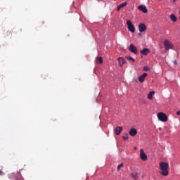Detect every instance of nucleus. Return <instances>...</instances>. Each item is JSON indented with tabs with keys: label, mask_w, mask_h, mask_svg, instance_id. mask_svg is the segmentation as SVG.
<instances>
[{
	"label": "nucleus",
	"mask_w": 180,
	"mask_h": 180,
	"mask_svg": "<svg viewBox=\"0 0 180 180\" xmlns=\"http://www.w3.org/2000/svg\"><path fill=\"white\" fill-rule=\"evenodd\" d=\"M127 25L128 26V30H129V32H131V33H134L136 32V27H134V25H133L131 20H127Z\"/></svg>",
	"instance_id": "3"
},
{
	"label": "nucleus",
	"mask_w": 180,
	"mask_h": 180,
	"mask_svg": "<svg viewBox=\"0 0 180 180\" xmlns=\"http://www.w3.org/2000/svg\"><path fill=\"white\" fill-rule=\"evenodd\" d=\"M123 167H124L123 163H121L120 165H119L117 166V171H120V168H123Z\"/></svg>",
	"instance_id": "21"
},
{
	"label": "nucleus",
	"mask_w": 180,
	"mask_h": 180,
	"mask_svg": "<svg viewBox=\"0 0 180 180\" xmlns=\"http://www.w3.org/2000/svg\"><path fill=\"white\" fill-rule=\"evenodd\" d=\"M160 167V171L159 174L160 175H162V176H168L169 174V172H168V169L169 168V164L168 162H161L159 165Z\"/></svg>",
	"instance_id": "1"
},
{
	"label": "nucleus",
	"mask_w": 180,
	"mask_h": 180,
	"mask_svg": "<svg viewBox=\"0 0 180 180\" xmlns=\"http://www.w3.org/2000/svg\"><path fill=\"white\" fill-rule=\"evenodd\" d=\"M122 139H124V140H129V134H126V136H123L122 137Z\"/></svg>",
	"instance_id": "23"
},
{
	"label": "nucleus",
	"mask_w": 180,
	"mask_h": 180,
	"mask_svg": "<svg viewBox=\"0 0 180 180\" xmlns=\"http://www.w3.org/2000/svg\"><path fill=\"white\" fill-rule=\"evenodd\" d=\"M146 77H147V73H143L142 75H141L139 77V82H144V79H146Z\"/></svg>",
	"instance_id": "13"
},
{
	"label": "nucleus",
	"mask_w": 180,
	"mask_h": 180,
	"mask_svg": "<svg viewBox=\"0 0 180 180\" xmlns=\"http://www.w3.org/2000/svg\"><path fill=\"white\" fill-rule=\"evenodd\" d=\"M155 92L154 91H150V93L148 94V99H150V101H153V95H154Z\"/></svg>",
	"instance_id": "17"
},
{
	"label": "nucleus",
	"mask_w": 180,
	"mask_h": 180,
	"mask_svg": "<svg viewBox=\"0 0 180 180\" xmlns=\"http://www.w3.org/2000/svg\"><path fill=\"white\" fill-rule=\"evenodd\" d=\"M126 58L127 60L132 61V63H134V61H136L134 58H133L131 56H127Z\"/></svg>",
	"instance_id": "20"
},
{
	"label": "nucleus",
	"mask_w": 180,
	"mask_h": 180,
	"mask_svg": "<svg viewBox=\"0 0 180 180\" xmlns=\"http://www.w3.org/2000/svg\"><path fill=\"white\" fill-rule=\"evenodd\" d=\"M170 19L172 22H176V20H178V19L176 18V16H175L174 14H172L170 15Z\"/></svg>",
	"instance_id": "19"
},
{
	"label": "nucleus",
	"mask_w": 180,
	"mask_h": 180,
	"mask_svg": "<svg viewBox=\"0 0 180 180\" xmlns=\"http://www.w3.org/2000/svg\"><path fill=\"white\" fill-rule=\"evenodd\" d=\"M96 64H103V59L102 57H98L96 59Z\"/></svg>",
	"instance_id": "16"
},
{
	"label": "nucleus",
	"mask_w": 180,
	"mask_h": 180,
	"mask_svg": "<svg viewBox=\"0 0 180 180\" xmlns=\"http://www.w3.org/2000/svg\"><path fill=\"white\" fill-rule=\"evenodd\" d=\"M129 136H131V137H134L137 134V129L134 128H131L129 131Z\"/></svg>",
	"instance_id": "11"
},
{
	"label": "nucleus",
	"mask_w": 180,
	"mask_h": 180,
	"mask_svg": "<svg viewBox=\"0 0 180 180\" xmlns=\"http://www.w3.org/2000/svg\"><path fill=\"white\" fill-rule=\"evenodd\" d=\"M158 118L160 122H167L168 120V117L164 112H159L158 114Z\"/></svg>",
	"instance_id": "5"
},
{
	"label": "nucleus",
	"mask_w": 180,
	"mask_h": 180,
	"mask_svg": "<svg viewBox=\"0 0 180 180\" xmlns=\"http://www.w3.org/2000/svg\"><path fill=\"white\" fill-rule=\"evenodd\" d=\"M118 61H119V65L120 67H123L124 64H127V61L124 60L123 58H118Z\"/></svg>",
	"instance_id": "10"
},
{
	"label": "nucleus",
	"mask_w": 180,
	"mask_h": 180,
	"mask_svg": "<svg viewBox=\"0 0 180 180\" xmlns=\"http://www.w3.org/2000/svg\"><path fill=\"white\" fill-rule=\"evenodd\" d=\"M140 157H141V160H142V161H147V160H148L147 155L146 154V153H144L143 149L140 150Z\"/></svg>",
	"instance_id": "6"
},
{
	"label": "nucleus",
	"mask_w": 180,
	"mask_h": 180,
	"mask_svg": "<svg viewBox=\"0 0 180 180\" xmlns=\"http://www.w3.org/2000/svg\"><path fill=\"white\" fill-rule=\"evenodd\" d=\"M0 175H4V172L2 171H0Z\"/></svg>",
	"instance_id": "26"
},
{
	"label": "nucleus",
	"mask_w": 180,
	"mask_h": 180,
	"mask_svg": "<svg viewBox=\"0 0 180 180\" xmlns=\"http://www.w3.org/2000/svg\"><path fill=\"white\" fill-rule=\"evenodd\" d=\"M9 34H11V32H8Z\"/></svg>",
	"instance_id": "28"
},
{
	"label": "nucleus",
	"mask_w": 180,
	"mask_h": 180,
	"mask_svg": "<svg viewBox=\"0 0 180 180\" xmlns=\"http://www.w3.org/2000/svg\"><path fill=\"white\" fill-rule=\"evenodd\" d=\"M127 6V2H124L121 4H120L117 8V11H119L120 10L122 9V8H124V6Z\"/></svg>",
	"instance_id": "15"
},
{
	"label": "nucleus",
	"mask_w": 180,
	"mask_h": 180,
	"mask_svg": "<svg viewBox=\"0 0 180 180\" xmlns=\"http://www.w3.org/2000/svg\"><path fill=\"white\" fill-rule=\"evenodd\" d=\"M176 115H177V116H180V111H177Z\"/></svg>",
	"instance_id": "25"
},
{
	"label": "nucleus",
	"mask_w": 180,
	"mask_h": 180,
	"mask_svg": "<svg viewBox=\"0 0 180 180\" xmlns=\"http://www.w3.org/2000/svg\"><path fill=\"white\" fill-rule=\"evenodd\" d=\"M131 178H133V179H135V180L139 179V174L137 173L131 174Z\"/></svg>",
	"instance_id": "18"
},
{
	"label": "nucleus",
	"mask_w": 180,
	"mask_h": 180,
	"mask_svg": "<svg viewBox=\"0 0 180 180\" xmlns=\"http://www.w3.org/2000/svg\"><path fill=\"white\" fill-rule=\"evenodd\" d=\"M10 179H13L14 176L15 180H25L23 177H22V174H20V172H18L16 174L14 173L8 175Z\"/></svg>",
	"instance_id": "2"
},
{
	"label": "nucleus",
	"mask_w": 180,
	"mask_h": 180,
	"mask_svg": "<svg viewBox=\"0 0 180 180\" xmlns=\"http://www.w3.org/2000/svg\"><path fill=\"white\" fill-rule=\"evenodd\" d=\"M148 53H150V49L147 48H145L142 51H141V54H142V56H147Z\"/></svg>",
	"instance_id": "14"
},
{
	"label": "nucleus",
	"mask_w": 180,
	"mask_h": 180,
	"mask_svg": "<svg viewBox=\"0 0 180 180\" xmlns=\"http://www.w3.org/2000/svg\"><path fill=\"white\" fill-rule=\"evenodd\" d=\"M164 46H165V50L168 51L170 49H172V47H174V45L172 44V42H171L168 39H165L164 41Z\"/></svg>",
	"instance_id": "4"
},
{
	"label": "nucleus",
	"mask_w": 180,
	"mask_h": 180,
	"mask_svg": "<svg viewBox=\"0 0 180 180\" xmlns=\"http://www.w3.org/2000/svg\"><path fill=\"white\" fill-rule=\"evenodd\" d=\"M139 32L141 33H143V32H145V30H147V26H146V24L141 23L139 25Z\"/></svg>",
	"instance_id": "8"
},
{
	"label": "nucleus",
	"mask_w": 180,
	"mask_h": 180,
	"mask_svg": "<svg viewBox=\"0 0 180 180\" xmlns=\"http://www.w3.org/2000/svg\"><path fill=\"white\" fill-rule=\"evenodd\" d=\"M129 51L131 53H134V54H137V48L134 46V44H131L129 47Z\"/></svg>",
	"instance_id": "7"
},
{
	"label": "nucleus",
	"mask_w": 180,
	"mask_h": 180,
	"mask_svg": "<svg viewBox=\"0 0 180 180\" xmlns=\"http://www.w3.org/2000/svg\"><path fill=\"white\" fill-rule=\"evenodd\" d=\"M173 2L175 4V2H176V0H173Z\"/></svg>",
	"instance_id": "27"
},
{
	"label": "nucleus",
	"mask_w": 180,
	"mask_h": 180,
	"mask_svg": "<svg viewBox=\"0 0 180 180\" xmlns=\"http://www.w3.org/2000/svg\"><path fill=\"white\" fill-rule=\"evenodd\" d=\"M143 71H150V68L148 66H144Z\"/></svg>",
	"instance_id": "22"
},
{
	"label": "nucleus",
	"mask_w": 180,
	"mask_h": 180,
	"mask_svg": "<svg viewBox=\"0 0 180 180\" xmlns=\"http://www.w3.org/2000/svg\"><path fill=\"white\" fill-rule=\"evenodd\" d=\"M122 131H123V127H116L115 134H117V136H119V134H120V133H122Z\"/></svg>",
	"instance_id": "12"
},
{
	"label": "nucleus",
	"mask_w": 180,
	"mask_h": 180,
	"mask_svg": "<svg viewBox=\"0 0 180 180\" xmlns=\"http://www.w3.org/2000/svg\"><path fill=\"white\" fill-rule=\"evenodd\" d=\"M138 9L141 12H143V13H147L148 12L147 7L144 5L139 6Z\"/></svg>",
	"instance_id": "9"
},
{
	"label": "nucleus",
	"mask_w": 180,
	"mask_h": 180,
	"mask_svg": "<svg viewBox=\"0 0 180 180\" xmlns=\"http://www.w3.org/2000/svg\"><path fill=\"white\" fill-rule=\"evenodd\" d=\"M174 64L175 65H178V63L176 62V60H174Z\"/></svg>",
	"instance_id": "24"
}]
</instances>
